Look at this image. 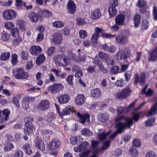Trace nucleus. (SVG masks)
<instances>
[{"label":"nucleus","mask_w":157,"mask_h":157,"mask_svg":"<svg viewBox=\"0 0 157 157\" xmlns=\"http://www.w3.org/2000/svg\"><path fill=\"white\" fill-rule=\"evenodd\" d=\"M155 119L154 118H151L147 119L145 122V125L147 127H151L155 124Z\"/></svg>","instance_id":"obj_27"},{"label":"nucleus","mask_w":157,"mask_h":157,"mask_svg":"<svg viewBox=\"0 0 157 157\" xmlns=\"http://www.w3.org/2000/svg\"><path fill=\"white\" fill-rule=\"evenodd\" d=\"M12 59L11 62L12 64L14 65L16 64L17 60V54H13L11 56Z\"/></svg>","instance_id":"obj_57"},{"label":"nucleus","mask_w":157,"mask_h":157,"mask_svg":"<svg viewBox=\"0 0 157 157\" xmlns=\"http://www.w3.org/2000/svg\"><path fill=\"white\" fill-rule=\"evenodd\" d=\"M111 142L109 140H107L104 143L102 147L101 148V150L104 151L108 148L110 145Z\"/></svg>","instance_id":"obj_49"},{"label":"nucleus","mask_w":157,"mask_h":157,"mask_svg":"<svg viewBox=\"0 0 157 157\" xmlns=\"http://www.w3.org/2000/svg\"><path fill=\"white\" fill-rule=\"evenodd\" d=\"M35 146L39 150H41L42 151L45 150V144L43 141L40 140L38 137H36V140L35 141Z\"/></svg>","instance_id":"obj_14"},{"label":"nucleus","mask_w":157,"mask_h":157,"mask_svg":"<svg viewBox=\"0 0 157 157\" xmlns=\"http://www.w3.org/2000/svg\"><path fill=\"white\" fill-rule=\"evenodd\" d=\"M76 6L74 2L72 1H69L67 5V9L69 13L74 14L76 10Z\"/></svg>","instance_id":"obj_19"},{"label":"nucleus","mask_w":157,"mask_h":157,"mask_svg":"<svg viewBox=\"0 0 157 157\" xmlns=\"http://www.w3.org/2000/svg\"><path fill=\"white\" fill-rule=\"evenodd\" d=\"M145 82V75L144 73L141 74L140 76L138 75H136L134 81V83L135 85H137L138 83L142 85Z\"/></svg>","instance_id":"obj_8"},{"label":"nucleus","mask_w":157,"mask_h":157,"mask_svg":"<svg viewBox=\"0 0 157 157\" xmlns=\"http://www.w3.org/2000/svg\"><path fill=\"white\" fill-rule=\"evenodd\" d=\"M45 57L43 54H40L37 57L36 60V63L37 65H40L42 64L44 61Z\"/></svg>","instance_id":"obj_26"},{"label":"nucleus","mask_w":157,"mask_h":157,"mask_svg":"<svg viewBox=\"0 0 157 157\" xmlns=\"http://www.w3.org/2000/svg\"><path fill=\"white\" fill-rule=\"evenodd\" d=\"M148 22L147 20H144L141 25V29L143 30H146L148 27Z\"/></svg>","instance_id":"obj_50"},{"label":"nucleus","mask_w":157,"mask_h":157,"mask_svg":"<svg viewBox=\"0 0 157 157\" xmlns=\"http://www.w3.org/2000/svg\"><path fill=\"white\" fill-rule=\"evenodd\" d=\"M63 55L59 54L55 56V62L57 65L61 66Z\"/></svg>","instance_id":"obj_35"},{"label":"nucleus","mask_w":157,"mask_h":157,"mask_svg":"<svg viewBox=\"0 0 157 157\" xmlns=\"http://www.w3.org/2000/svg\"><path fill=\"white\" fill-rule=\"evenodd\" d=\"M105 61L108 64L113 65L114 64V61L112 57L108 56L107 58L105 59Z\"/></svg>","instance_id":"obj_48"},{"label":"nucleus","mask_w":157,"mask_h":157,"mask_svg":"<svg viewBox=\"0 0 157 157\" xmlns=\"http://www.w3.org/2000/svg\"><path fill=\"white\" fill-rule=\"evenodd\" d=\"M16 12L12 9L5 10L3 13V17L7 20L13 19L16 18Z\"/></svg>","instance_id":"obj_5"},{"label":"nucleus","mask_w":157,"mask_h":157,"mask_svg":"<svg viewBox=\"0 0 157 157\" xmlns=\"http://www.w3.org/2000/svg\"><path fill=\"white\" fill-rule=\"evenodd\" d=\"M145 157H157V155L155 151H150L146 153Z\"/></svg>","instance_id":"obj_51"},{"label":"nucleus","mask_w":157,"mask_h":157,"mask_svg":"<svg viewBox=\"0 0 157 157\" xmlns=\"http://www.w3.org/2000/svg\"><path fill=\"white\" fill-rule=\"evenodd\" d=\"M17 23L21 30H25V22L24 21L21 20H19L17 21Z\"/></svg>","instance_id":"obj_42"},{"label":"nucleus","mask_w":157,"mask_h":157,"mask_svg":"<svg viewBox=\"0 0 157 157\" xmlns=\"http://www.w3.org/2000/svg\"><path fill=\"white\" fill-rule=\"evenodd\" d=\"M40 15L48 18H49L52 15L51 12L47 9H43L39 11Z\"/></svg>","instance_id":"obj_22"},{"label":"nucleus","mask_w":157,"mask_h":157,"mask_svg":"<svg viewBox=\"0 0 157 157\" xmlns=\"http://www.w3.org/2000/svg\"><path fill=\"white\" fill-rule=\"evenodd\" d=\"M29 17L31 21L33 22H36L38 20V16L36 13L32 11L29 14Z\"/></svg>","instance_id":"obj_25"},{"label":"nucleus","mask_w":157,"mask_h":157,"mask_svg":"<svg viewBox=\"0 0 157 157\" xmlns=\"http://www.w3.org/2000/svg\"><path fill=\"white\" fill-rule=\"evenodd\" d=\"M10 56L9 52H4L2 53L0 56V59L2 61H5L8 59Z\"/></svg>","instance_id":"obj_29"},{"label":"nucleus","mask_w":157,"mask_h":157,"mask_svg":"<svg viewBox=\"0 0 157 157\" xmlns=\"http://www.w3.org/2000/svg\"><path fill=\"white\" fill-rule=\"evenodd\" d=\"M148 86L147 85L143 89L142 93L145 94L147 95H150L152 94V91L150 89H149L147 91H146V89L147 88Z\"/></svg>","instance_id":"obj_52"},{"label":"nucleus","mask_w":157,"mask_h":157,"mask_svg":"<svg viewBox=\"0 0 157 157\" xmlns=\"http://www.w3.org/2000/svg\"><path fill=\"white\" fill-rule=\"evenodd\" d=\"M91 42L90 40H84L83 42V46L85 47L88 48L91 45Z\"/></svg>","instance_id":"obj_64"},{"label":"nucleus","mask_w":157,"mask_h":157,"mask_svg":"<svg viewBox=\"0 0 157 157\" xmlns=\"http://www.w3.org/2000/svg\"><path fill=\"white\" fill-rule=\"evenodd\" d=\"M140 20L141 16L140 15L139 13H136L134 17V26L136 27H138L139 26Z\"/></svg>","instance_id":"obj_24"},{"label":"nucleus","mask_w":157,"mask_h":157,"mask_svg":"<svg viewBox=\"0 0 157 157\" xmlns=\"http://www.w3.org/2000/svg\"><path fill=\"white\" fill-rule=\"evenodd\" d=\"M157 110V101L151 107L150 111L147 114V116H151L153 114H155Z\"/></svg>","instance_id":"obj_28"},{"label":"nucleus","mask_w":157,"mask_h":157,"mask_svg":"<svg viewBox=\"0 0 157 157\" xmlns=\"http://www.w3.org/2000/svg\"><path fill=\"white\" fill-rule=\"evenodd\" d=\"M21 57L22 59L24 60H27L28 59V52L25 51L23 50L21 53Z\"/></svg>","instance_id":"obj_61"},{"label":"nucleus","mask_w":157,"mask_h":157,"mask_svg":"<svg viewBox=\"0 0 157 157\" xmlns=\"http://www.w3.org/2000/svg\"><path fill=\"white\" fill-rule=\"evenodd\" d=\"M60 142L59 140L55 138L50 141L48 144L49 150L53 151L58 148L60 145Z\"/></svg>","instance_id":"obj_9"},{"label":"nucleus","mask_w":157,"mask_h":157,"mask_svg":"<svg viewBox=\"0 0 157 157\" xmlns=\"http://www.w3.org/2000/svg\"><path fill=\"white\" fill-rule=\"evenodd\" d=\"M55 118V114L52 113L50 112L49 113L48 116L47 120L48 121H52Z\"/></svg>","instance_id":"obj_56"},{"label":"nucleus","mask_w":157,"mask_h":157,"mask_svg":"<svg viewBox=\"0 0 157 157\" xmlns=\"http://www.w3.org/2000/svg\"><path fill=\"white\" fill-rule=\"evenodd\" d=\"M12 43L14 46H17L19 44L20 42H21L22 40L21 38L20 37H15Z\"/></svg>","instance_id":"obj_45"},{"label":"nucleus","mask_w":157,"mask_h":157,"mask_svg":"<svg viewBox=\"0 0 157 157\" xmlns=\"http://www.w3.org/2000/svg\"><path fill=\"white\" fill-rule=\"evenodd\" d=\"M99 34L98 33H94L92 35L91 37V40L92 42L94 44L97 43Z\"/></svg>","instance_id":"obj_44"},{"label":"nucleus","mask_w":157,"mask_h":157,"mask_svg":"<svg viewBox=\"0 0 157 157\" xmlns=\"http://www.w3.org/2000/svg\"><path fill=\"white\" fill-rule=\"evenodd\" d=\"M120 67H119L117 66H114L110 68V71L111 74H117L118 73Z\"/></svg>","instance_id":"obj_41"},{"label":"nucleus","mask_w":157,"mask_h":157,"mask_svg":"<svg viewBox=\"0 0 157 157\" xmlns=\"http://www.w3.org/2000/svg\"><path fill=\"white\" fill-rule=\"evenodd\" d=\"M50 105V102L47 100H42L39 103L37 108L39 111H44L49 108Z\"/></svg>","instance_id":"obj_7"},{"label":"nucleus","mask_w":157,"mask_h":157,"mask_svg":"<svg viewBox=\"0 0 157 157\" xmlns=\"http://www.w3.org/2000/svg\"><path fill=\"white\" fill-rule=\"evenodd\" d=\"M149 61H156L157 60V47H155L153 50L149 52L148 57Z\"/></svg>","instance_id":"obj_15"},{"label":"nucleus","mask_w":157,"mask_h":157,"mask_svg":"<svg viewBox=\"0 0 157 157\" xmlns=\"http://www.w3.org/2000/svg\"><path fill=\"white\" fill-rule=\"evenodd\" d=\"M13 147L14 146L12 144L8 143L5 145L4 149L6 151H10L11 150Z\"/></svg>","instance_id":"obj_47"},{"label":"nucleus","mask_w":157,"mask_h":157,"mask_svg":"<svg viewBox=\"0 0 157 157\" xmlns=\"http://www.w3.org/2000/svg\"><path fill=\"white\" fill-rule=\"evenodd\" d=\"M79 34L80 37L82 39L84 38L87 36L86 31L83 30H80L79 33Z\"/></svg>","instance_id":"obj_62"},{"label":"nucleus","mask_w":157,"mask_h":157,"mask_svg":"<svg viewBox=\"0 0 157 157\" xmlns=\"http://www.w3.org/2000/svg\"><path fill=\"white\" fill-rule=\"evenodd\" d=\"M20 99V97L19 96H17L13 98V101L17 107L20 106L19 104V101Z\"/></svg>","instance_id":"obj_58"},{"label":"nucleus","mask_w":157,"mask_h":157,"mask_svg":"<svg viewBox=\"0 0 157 157\" xmlns=\"http://www.w3.org/2000/svg\"><path fill=\"white\" fill-rule=\"evenodd\" d=\"M131 56L130 50L127 48H125L123 50H119L116 53V57L118 60H125Z\"/></svg>","instance_id":"obj_3"},{"label":"nucleus","mask_w":157,"mask_h":157,"mask_svg":"<svg viewBox=\"0 0 157 157\" xmlns=\"http://www.w3.org/2000/svg\"><path fill=\"white\" fill-rule=\"evenodd\" d=\"M141 143L138 139H135L133 141V145L136 147H139L141 146Z\"/></svg>","instance_id":"obj_54"},{"label":"nucleus","mask_w":157,"mask_h":157,"mask_svg":"<svg viewBox=\"0 0 157 157\" xmlns=\"http://www.w3.org/2000/svg\"><path fill=\"white\" fill-rule=\"evenodd\" d=\"M86 56L85 55L81 54H80L76 56L75 62L77 63H80V62L85 61L86 59Z\"/></svg>","instance_id":"obj_32"},{"label":"nucleus","mask_w":157,"mask_h":157,"mask_svg":"<svg viewBox=\"0 0 157 157\" xmlns=\"http://www.w3.org/2000/svg\"><path fill=\"white\" fill-rule=\"evenodd\" d=\"M55 50V48L51 47L49 48L48 49L47 53L48 56H51Z\"/></svg>","instance_id":"obj_63"},{"label":"nucleus","mask_w":157,"mask_h":157,"mask_svg":"<svg viewBox=\"0 0 157 157\" xmlns=\"http://www.w3.org/2000/svg\"><path fill=\"white\" fill-rule=\"evenodd\" d=\"M62 40V35L60 33H56L53 36V38L52 39V42L53 43L59 45L61 43Z\"/></svg>","instance_id":"obj_16"},{"label":"nucleus","mask_w":157,"mask_h":157,"mask_svg":"<svg viewBox=\"0 0 157 157\" xmlns=\"http://www.w3.org/2000/svg\"><path fill=\"white\" fill-rule=\"evenodd\" d=\"M115 36V35H111L106 33H103L101 35V36L103 38L110 39L112 38H113Z\"/></svg>","instance_id":"obj_60"},{"label":"nucleus","mask_w":157,"mask_h":157,"mask_svg":"<svg viewBox=\"0 0 157 157\" xmlns=\"http://www.w3.org/2000/svg\"><path fill=\"white\" fill-rule=\"evenodd\" d=\"M85 101L84 96L82 94H78L75 99V104L78 105H81L83 104Z\"/></svg>","instance_id":"obj_18"},{"label":"nucleus","mask_w":157,"mask_h":157,"mask_svg":"<svg viewBox=\"0 0 157 157\" xmlns=\"http://www.w3.org/2000/svg\"><path fill=\"white\" fill-rule=\"evenodd\" d=\"M13 76L17 79H24L28 78L29 73L25 72L24 70L21 68H18L13 72Z\"/></svg>","instance_id":"obj_4"},{"label":"nucleus","mask_w":157,"mask_h":157,"mask_svg":"<svg viewBox=\"0 0 157 157\" xmlns=\"http://www.w3.org/2000/svg\"><path fill=\"white\" fill-rule=\"evenodd\" d=\"M10 111L8 109H5L2 111L0 110V122L7 121L9 117Z\"/></svg>","instance_id":"obj_10"},{"label":"nucleus","mask_w":157,"mask_h":157,"mask_svg":"<svg viewBox=\"0 0 157 157\" xmlns=\"http://www.w3.org/2000/svg\"><path fill=\"white\" fill-rule=\"evenodd\" d=\"M92 18L94 19H97L101 16V12L99 9H97L91 12Z\"/></svg>","instance_id":"obj_23"},{"label":"nucleus","mask_w":157,"mask_h":157,"mask_svg":"<svg viewBox=\"0 0 157 157\" xmlns=\"http://www.w3.org/2000/svg\"><path fill=\"white\" fill-rule=\"evenodd\" d=\"M88 144L89 143L88 142L85 141L80 145L82 151H84L87 150V146H88Z\"/></svg>","instance_id":"obj_59"},{"label":"nucleus","mask_w":157,"mask_h":157,"mask_svg":"<svg viewBox=\"0 0 157 157\" xmlns=\"http://www.w3.org/2000/svg\"><path fill=\"white\" fill-rule=\"evenodd\" d=\"M69 60L67 57L64 55H63L61 60V65L66 66L69 64Z\"/></svg>","instance_id":"obj_37"},{"label":"nucleus","mask_w":157,"mask_h":157,"mask_svg":"<svg viewBox=\"0 0 157 157\" xmlns=\"http://www.w3.org/2000/svg\"><path fill=\"white\" fill-rule=\"evenodd\" d=\"M30 144L28 143L24 145L23 147L25 152L29 155L31 154L32 152V150L30 149Z\"/></svg>","instance_id":"obj_36"},{"label":"nucleus","mask_w":157,"mask_h":157,"mask_svg":"<svg viewBox=\"0 0 157 157\" xmlns=\"http://www.w3.org/2000/svg\"><path fill=\"white\" fill-rule=\"evenodd\" d=\"M125 17L123 14L117 15L115 18V22L118 25H124L125 24Z\"/></svg>","instance_id":"obj_12"},{"label":"nucleus","mask_w":157,"mask_h":157,"mask_svg":"<svg viewBox=\"0 0 157 157\" xmlns=\"http://www.w3.org/2000/svg\"><path fill=\"white\" fill-rule=\"evenodd\" d=\"M59 102L61 104L67 103L69 99V96L67 94H61L58 96Z\"/></svg>","instance_id":"obj_17"},{"label":"nucleus","mask_w":157,"mask_h":157,"mask_svg":"<svg viewBox=\"0 0 157 157\" xmlns=\"http://www.w3.org/2000/svg\"><path fill=\"white\" fill-rule=\"evenodd\" d=\"M82 135L86 136H89L92 135V133L88 129L84 128L81 131Z\"/></svg>","instance_id":"obj_38"},{"label":"nucleus","mask_w":157,"mask_h":157,"mask_svg":"<svg viewBox=\"0 0 157 157\" xmlns=\"http://www.w3.org/2000/svg\"><path fill=\"white\" fill-rule=\"evenodd\" d=\"M101 95V91L99 88H95L91 91V95L93 97H100Z\"/></svg>","instance_id":"obj_30"},{"label":"nucleus","mask_w":157,"mask_h":157,"mask_svg":"<svg viewBox=\"0 0 157 157\" xmlns=\"http://www.w3.org/2000/svg\"><path fill=\"white\" fill-rule=\"evenodd\" d=\"M77 115L80 118V119L79 120L80 122L82 124H84L86 121H90V115L88 114H85L82 115L79 112H77Z\"/></svg>","instance_id":"obj_21"},{"label":"nucleus","mask_w":157,"mask_h":157,"mask_svg":"<svg viewBox=\"0 0 157 157\" xmlns=\"http://www.w3.org/2000/svg\"><path fill=\"white\" fill-rule=\"evenodd\" d=\"M110 132L111 131H109L105 133L104 131H103L101 133H98V138L100 140H103L106 138L107 136L110 133Z\"/></svg>","instance_id":"obj_31"},{"label":"nucleus","mask_w":157,"mask_h":157,"mask_svg":"<svg viewBox=\"0 0 157 157\" xmlns=\"http://www.w3.org/2000/svg\"><path fill=\"white\" fill-rule=\"evenodd\" d=\"M4 26L6 29L11 30L14 27V25L12 22H8L5 23Z\"/></svg>","instance_id":"obj_53"},{"label":"nucleus","mask_w":157,"mask_h":157,"mask_svg":"<svg viewBox=\"0 0 157 157\" xmlns=\"http://www.w3.org/2000/svg\"><path fill=\"white\" fill-rule=\"evenodd\" d=\"M22 105L23 107L25 109H28L29 107V102L28 100L26 98L23 99L22 102Z\"/></svg>","instance_id":"obj_55"},{"label":"nucleus","mask_w":157,"mask_h":157,"mask_svg":"<svg viewBox=\"0 0 157 157\" xmlns=\"http://www.w3.org/2000/svg\"><path fill=\"white\" fill-rule=\"evenodd\" d=\"M129 152L133 156L136 157L138 155L137 150L133 147H131L130 148L129 150Z\"/></svg>","instance_id":"obj_40"},{"label":"nucleus","mask_w":157,"mask_h":157,"mask_svg":"<svg viewBox=\"0 0 157 157\" xmlns=\"http://www.w3.org/2000/svg\"><path fill=\"white\" fill-rule=\"evenodd\" d=\"M24 120L25 121V128L24 129V133L26 135H29L35 130L34 127L31 122L33 121V118L27 117H25Z\"/></svg>","instance_id":"obj_2"},{"label":"nucleus","mask_w":157,"mask_h":157,"mask_svg":"<svg viewBox=\"0 0 157 157\" xmlns=\"http://www.w3.org/2000/svg\"><path fill=\"white\" fill-rule=\"evenodd\" d=\"M64 88L63 85L60 83H56L49 86L48 88V90L52 94H55L59 92Z\"/></svg>","instance_id":"obj_6"},{"label":"nucleus","mask_w":157,"mask_h":157,"mask_svg":"<svg viewBox=\"0 0 157 157\" xmlns=\"http://www.w3.org/2000/svg\"><path fill=\"white\" fill-rule=\"evenodd\" d=\"M12 36L14 37L20 36L19 35V31L17 28H15L11 31Z\"/></svg>","instance_id":"obj_46"},{"label":"nucleus","mask_w":157,"mask_h":157,"mask_svg":"<svg viewBox=\"0 0 157 157\" xmlns=\"http://www.w3.org/2000/svg\"><path fill=\"white\" fill-rule=\"evenodd\" d=\"M109 12L110 17L114 16L117 13L115 7L112 6H110L109 8Z\"/></svg>","instance_id":"obj_33"},{"label":"nucleus","mask_w":157,"mask_h":157,"mask_svg":"<svg viewBox=\"0 0 157 157\" xmlns=\"http://www.w3.org/2000/svg\"><path fill=\"white\" fill-rule=\"evenodd\" d=\"M114 120L116 122L119 121L116 123L115 127L120 133H122L126 128H130L133 124L132 119L123 116H118Z\"/></svg>","instance_id":"obj_1"},{"label":"nucleus","mask_w":157,"mask_h":157,"mask_svg":"<svg viewBox=\"0 0 157 157\" xmlns=\"http://www.w3.org/2000/svg\"><path fill=\"white\" fill-rule=\"evenodd\" d=\"M128 36L125 35H120L116 37V41L119 44H124L128 41Z\"/></svg>","instance_id":"obj_13"},{"label":"nucleus","mask_w":157,"mask_h":157,"mask_svg":"<svg viewBox=\"0 0 157 157\" xmlns=\"http://www.w3.org/2000/svg\"><path fill=\"white\" fill-rule=\"evenodd\" d=\"M55 105H56L58 112L61 116H62L69 114L71 112H73L74 113H75L76 112V111L74 110L73 108L68 107H66L64 109L60 114V112L59 110V107H58L56 104H55Z\"/></svg>","instance_id":"obj_11"},{"label":"nucleus","mask_w":157,"mask_h":157,"mask_svg":"<svg viewBox=\"0 0 157 157\" xmlns=\"http://www.w3.org/2000/svg\"><path fill=\"white\" fill-rule=\"evenodd\" d=\"M41 50V48L40 46L34 45L31 47L30 52L32 55L36 56L40 52Z\"/></svg>","instance_id":"obj_20"},{"label":"nucleus","mask_w":157,"mask_h":157,"mask_svg":"<svg viewBox=\"0 0 157 157\" xmlns=\"http://www.w3.org/2000/svg\"><path fill=\"white\" fill-rule=\"evenodd\" d=\"M98 120L100 121L104 122L108 120L109 119V116L105 113H101L99 114Z\"/></svg>","instance_id":"obj_34"},{"label":"nucleus","mask_w":157,"mask_h":157,"mask_svg":"<svg viewBox=\"0 0 157 157\" xmlns=\"http://www.w3.org/2000/svg\"><path fill=\"white\" fill-rule=\"evenodd\" d=\"M1 39L4 41H8L10 39V35L6 32H4L1 34Z\"/></svg>","instance_id":"obj_39"},{"label":"nucleus","mask_w":157,"mask_h":157,"mask_svg":"<svg viewBox=\"0 0 157 157\" xmlns=\"http://www.w3.org/2000/svg\"><path fill=\"white\" fill-rule=\"evenodd\" d=\"M53 25L56 28H61L64 27V24L61 21H57L53 23Z\"/></svg>","instance_id":"obj_43"}]
</instances>
